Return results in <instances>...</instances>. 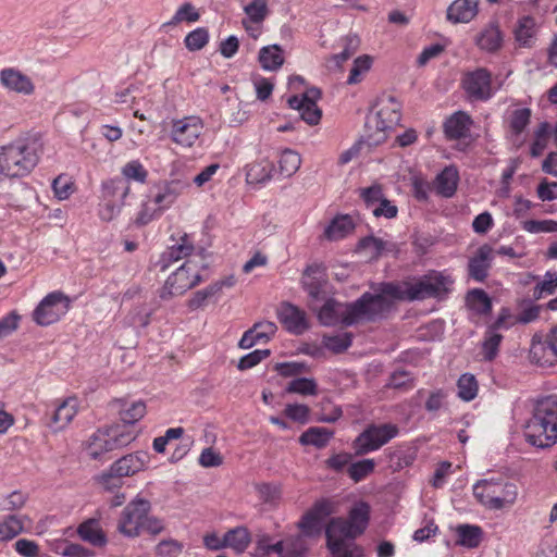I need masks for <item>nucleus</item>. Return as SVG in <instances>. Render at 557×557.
<instances>
[{
	"label": "nucleus",
	"mask_w": 557,
	"mask_h": 557,
	"mask_svg": "<svg viewBox=\"0 0 557 557\" xmlns=\"http://www.w3.org/2000/svg\"><path fill=\"white\" fill-rule=\"evenodd\" d=\"M459 182V173L456 166H445L435 177L433 188L437 195L450 198L456 194Z\"/></svg>",
	"instance_id": "obj_24"
},
{
	"label": "nucleus",
	"mask_w": 557,
	"mask_h": 557,
	"mask_svg": "<svg viewBox=\"0 0 557 557\" xmlns=\"http://www.w3.org/2000/svg\"><path fill=\"white\" fill-rule=\"evenodd\" d=\"M334 432L320 426H311L306 430L299 437L301 445H311L317 448L325 447L333 437Z\"/></svg>",
	"instance_id": "obj_37"
},
{
	"label": "nucleus",
	"mask_w": 557,
	"mask_h": 557,
	"mask_svg": "<svg viewBox=\"0 0 557 557\" xmlns=\"http://www.w3.org/2000/svg\"><path fill=\"white\" fill-rule=\"evenodd\" d=\"M503 341V335L494 332L493 329H487L482 343V355L484 360L492 361L498 354L499 345Z\"/></svg>",
	"instance_id": "obj_47"
},
{
	"label": "nucleus",
	"mask_w": 557,
	"mask_h": 557,
	"mask_svg": "<svg viewBox=\"0 0 557 557\" xmlns=\"http://www.w3.org/2000/svg\"><path fill=\"white\" fill-rule=\"evenodd\" d=\"M135 437L125 426L99 429L88 438L85 450L89 458L98 460L107 453L127 446Z\"/></svg>",
	"instance_id": "obj_5"
},
{
	"label": "nucleus",
	"mask_w": 557,
	"mask_h": 557,
	"mask_svg": "<svg viewBox=\"0 0 557 557\" xmlns=\"http://www.w3.org/2000/svg\"><path fill=\"white\" fill-rule=\"evenodd\" d=\"M467 306L478 314H487L492 311V300L487 293L481 288H473L467 293Z\"/></svg>",
	"instance_id": "obj_39"
},
{
	"label": "nucleus",
	"mask_w": 557,
	"mask_h": 557,
	"mask_svg": "<svg viewBox=\"0 0 557 557\" xmlns=\"http://www.w3.org/2000/svg\"><path fill=\"white\" fill-rule=\"evenodd\" d=\"M479 0H455L447 9V20L454 24L469 23L478 14Z\"/></svg>",
	"instance_id": "obj_26"
},
{
	"label": "nucleus",
	"mask_w": 557,
	"mask_h": 557,
	"mask_svg": "<svg viewBox=\"0 0 557 557\" xmlns=\"http://www.w3.org/2000/svg\"><path fill=\"white\" fill-rule=\"evenodd\" d=\"M386 284L381 283L375 294L366 292L357 300L348 302L346 326L360 321L375 322L386 318L393 307V298L383 290Z\"/></svg>",
	"instance_id": "obj_3"
},
{
	"label": "nucleus",
	"mask_w": 557,
	"mask_h": 557,
	"mask_svg": "<svg viewBox=\"0 0 557 557\" xmlns=\"http://www.w3.org/2000/svg\"><path fill=\"white\" fill-rule=\"evenodd\" d=\"M379 110L374 115L369 116L366 123L367 127H374L376 137L371 138L373 144H379L385 139V132L398 125L401 120V106L393 96L381 99L377 103Z\"/></svg>",
	"instance_id": "obj_8"
},
{
	"label": "nucleus",
	"mask_w": 557,
	"mask_h": 557,
	"mask_svg": "<svg viewBox=\"0 0 557 557\" xmlns=\"http://www.w3.org/2000/svg\"><path fill=\"white\" fill-rule=\"evenodd\" d=\"M495 251L488 244L480 246L468 261V277L483 283L490 273Z\"/></svg>",
	"instance_id": "obj_18"
},
{
	"label": "nucleus",
	"mask_w": 557,
	"mask_h": 557,
	"mask_svg": "<svg viewBox=\"0 0 557 557\" xmlns=\"http://www.w3.org/2000/svg\"><path fill=\"white\" fill-rule=\"evenodd\" d=\"M369 518L370 506L367 503L361 502L351 508L347 521L351 525L355 533L360 535L367 529Z\"/></svg>",
	"instance_id": "obj_42"
},
{
	"label": "nucleus",
	"mask_w": 557,
	"mask_h": 557,
	"mask_svg": "<svg viewBox=\"0 0 557 557\" xmlns=\"http://www.w3.org/2000/svg\"><path fill=\"white\" fill-rule=\"evenodd\" d=\"M374 469L375 461L373 459H362L351 462L347 468V474L355 483H359L373 473Z\"/></svg>",
	"instance_id": "obj_45"
},
{
	"label": "nucleus",
	"mask_w": 557,
	"mask_h": 557,
	"mask_svg": "<svg viewBox=\"0 0 557 557\" xmlns=\"http://www.w3.org/2000/svg\"><path fill=\"white\" fill-rule=\"evenodd\" d=\"M523 230L537 234V233H555L557 232V221L554 220H528L523 222Z\"/></svg>",
	"instance_id": "obj_60"
},
{
	"label": "nucleus",
	"mask_w": 557,
	"mask_h": 557,
	"mask_svg": "<svg viewBox=\"0 0 557 557\" xmlns=\"http://www.w3.org/2000/svg\"><path fill=\"white\" fill-rule=\"evenodd\" d=\"M0 81L5 88L15 92L30 95L34 91V84L30 78L14 69L2 70Z\"/></svg>",
	"instance_id": "obj_27"
},
{
	"label": "nucleus",
	"mask_w": 557,
	"mask_h": 557,
	"mask_svg": "<svg viewBox=\"0 0 557 557\" xmlns=\"http://www.w3.org/2000/svg\"><path fill=\"white\" fill-rule=\"evenodd\" d=\"M557 358V354L549 343V336L546 342H533L530 349V359L541 367H552Z\"/></svg>",
	"instance_id": "obj_35"
},
{
	"label": "nucleus",
	"mask_w": 557,
	"mask_h": 557,
	"mask_svg": "<svg viewBox=\"0 0 557 557\" xmlns=\"http://www.w3.org/2000/svg\"><path fill=\"white\" fill-rule=\"evenodd\" d=\"M2 154L3 168L0 171L2 175L11 178L28 175L39 160L35 144L27 139H17L3 146Z\"/></svg>",
	"instance_id": "obj_4"
},
{
	"label": "nucleus",
	"mask_w": 557,
	"mask_h": 557,
	"mask_svg": "<svg viewBox=\"0 0 557 557\" xmlns=\"http://www.w3.org/2000/svg\"><path fill=\"white\" fill-rule=\"evenodd\" d=\"M301 164L300 156L292 150L285 149L280 157L278 168L282 175L289 177L298 171Z\"/></svg>",
	"instance_id": "obj_48"
},
{
	"label": "nucleus",
	"mask_w": 557,
	"mask_h": 557,
	"mask_svg": "<svg viewBox=\"0 0 557 557\" xmlns=\"http://www.w3.org/2000/svg\"><path fill=\"white\" fill-rule=\"evenodd\" d=\"M201 281L202 277L199 274L198 263L194 259H189L168 277L161 289L160 297L162 299H169L174 296L183 295Z\"/></svg>",
	"instance_id": "obj_9"
},
{
	"label": "nucleus",
	"mask_w": 557,
	"mask_h": 557,
	"mask_svg": "<svg viewBox=\"0 0 557 557\" xmlns=\"http://www.w3.org/2000/svg\"><path fill=\"white\" fill-rule=\"evenodd\" d=\"M151 510L148 499L136 496L123 509L117 523L120 533L127 537H137L143 532V524Z\"/></svg>",
	"instance_id": "obj_10"
},
{
	"label": "nucleus",
	"mask_w": 557,
	"mask_h": 557,
	"mask_svg": "<svg viewBox=\"0 0 557 557\" xmlns=\"http://www.w3.org/2000/svg\"><path fill=\"white\" fill-rule=\"evenodd\" d=\"M306 536L300 534L289 535L285 537V557H304L308 550Z\"/></svg>",
	"instance_id": "obj_50"
},
{
	"label": "nucleus",
	"mask_w": 557,
	"mask_h": 557,
	"mask_svg": "<svg viewBox=\"0 0 557 557\" xmlns=\"http://www.w3.org/2000/svg\"><path fill=\"white\" fill-rule=\"evenodd\" d=\"M77 534L83 541L95 547H103L108 542L99 521L94 518L82 522L77 528Z\"/></svg>",
	"instance_id": "obj_31"
},
{
	"label": "nucleus",
	"mask_w": 557,
	"mask_h": 557,
	"mask_svg": "<svg viewBox=\"0 0 557 557\" xmlns=\"http://www.w3.org/2000/svg\"><path fill=\"white\" fill-rule=\"evenodd\" d=\"M325 536L327 547H339L354 545L352 543H347L346 540H352L358 535L355 533L347 520L343 518H333L325 528Z\"/></svg>",
	"instance_id": "obj_21"
},
{
	"label": "nucleus",
	"mask_w": 557,
	"mask_h": 557,
	"mask_svg": "<svg viewBox=\"0 0 557 557\" xmlns=\"http://www.w3.org/2000/svg\"><path fill=\"white\" fill-rule=\"evenodd\" d=\"M274 165L268 160L250 164L247 169L246 180L250 184H265L272 178Z\"/></svg>",
	"instance_id": "obj_41"
},
{
	"label": "nucleus",
	"mask_w": 557,
	"mask_h": 557,
	"mask_svg": "<svg viewBox=\"0 0 557 557\" xmlns=\"http://www.w3.org/2000/svg\"><path fill=\"white\" fill-rule=\"evenodd\" d=\"M476 46L487 52H495L503 45V34L496 24L484 27L475 38Z\"/></svg>",
	"instance_id": "obj_33"
},
{
	"label": "nucleus",
	"mask_w": 557,
	"mask_h": 557,
	"mask_svg": "<svg viewBox=\"0 0 557 557\" xmlns=\"http://www.w3.org/2000/svg\"><path fill=\"white\" fill-rule=\"evenodd\" d=\"M183 550V545L176 540L161 541L156 547L158 557H177Z\"/></svg>",
	"instance_id": "obj_64"
},
{
	"label": "nucleus",
	"mask_w": 557,
	"mask_h": 557,
	"mask_svg": "<svg viewBox=\"0 0 557 557\" xmlns=\"http://www.w3.org/2000/svg\"><path fill=\"white\" fill-rule=\"evenodd\" d=\"M200 15L196 11L195 7L186 2L183 5H181L175 14L173 15L172 20L168 23L169 25H176L178 23H182L184 21L186 22H197L199 20Z\"/></svg>",
	"instance_id": "obj_61"
},
{
	"label": "nucleus",
	"mask_w": 557,
	"mask_h": 557,
	"mask_svg": "<svg viewBox=\"0 0 557 557\" xmlns=\"http://www.w3.org/2000/svg\"><path fill=\"white\" fill-rule=\"evenodd\" d=\"M69 310V298L61 292L48 294L33 312L34 321L42 326L60 320Z\"/></svg>",
	"instance_id": "obj_12"
},
{
	"label": "nucleus",
	"mask_w": 557,
	"mask_h": 557,
	"mask_svg": "<svg viewBox=\"0 0 557 557\" xmlns=\"http://www.w3.org/2000/svg\"><path fill=\"white\" fill-rule=\"evenodd\" d=\"M458 397L465 401H471L478 394V382L470 373L462 374L457 382Z\"/></svg>",
	"instance_id": "obj_51"
},
{
	"label": "nucleus",
	"mask_w": 557,
	"mask_h": 557,
	"mask_svg": "<svg viewBox=\"0 0 557 557\" xmlns=\"http://www.w3.org/2000/svg\"><path fill=\"white\" fill-rule=\"evenodd\" d=\"M209 41V32L206 27H198L188 33L184 39L185 47L189 51L201 50Z\"/></svg>",
	"instance_id": "obj_53"
},
{
	"label": "nucleus",
	"mask_w": 557,
	"mask_h": 557,
	"mask_svg": "<svg viewBox=\"0 0 557 557\" xmlns=\"http://www.w3.org/2000/svg\"><path fill=\"white\" fill-rule=\"evenodd\" d=\"M258 59L261 67L267 71H275L284 62L283 51L277 45L261 48Z\"/></svg>",
	"instance_id": "obj_40"
},
{
	"label": "nucleus",
	"mask_w": 557,
	"mask_h": 557,
	"mask_svg": "<svg viewBox=\"0 0 557 557\" xmlns=\"http://www.w3.org/2000/svg\"><path fill=\"white\" fill-rule=\"evenodd\" d=\"M301 284L308 294L311 308H314V304L325 300L326 293L324 288L327 284L325 267L322 263L308 265L304 271Z\"/></svg>",
	"instance_id": "obj_14"
},
{
	"label": "nucleus",
	"mask_w": 557,
	"mask_h": 557,
	"mask_svg": "<svg viewBox=\"0 0 557 557\" xmlns=\"http://www.w3.org/2000/svg\"><path fill=\"white\" fill-rule=\"evenodd\" d=\"M78 400L75 397H69L62 400L53 410L50 426L54 431L64 429L77 413Z\"/></svg>",
	"instance_id": "obj_28"
},
{
	"label": "nucleus",
	"mask_w": 557,
	"mask_h": 557,
	"mask_svg": "<svg viewBox=\"0 0 557 557\" xmlns=\"http://www.w3.org/2000/svg\"><path fill=\"white\" fill-rule=\"evenodd\" d=\"M186 187L180 180L163 182L151 190V201L159 208V212L170 208Z\"/></svg>",
	"instance_id": "obj_19"
},
{
	"label": "nucleus",
	"mask_w": 557,
	"mask_h": 557,
	"mask_svg": "<svg viewBox=\"0 0 557 557\" xmlns=\"http://www.w3.org/2000/svg\"><path fill=\"white\" fill-rule=\"evenodd\" d=\"M24 529L22 517L10 515L0 521V541H9L18 535Z\"/></svg>",
	"instance_id": "obj_49"
},
{
	"label": "nucleus",
	"mask_w": 557,
	"mask_h": 557,
	"mask_svg": "<svg viewBox=\"0 0 557 557\" xmlns=\"http://www.w3.org/2000/svg\"><path fill=\"white\" fill-rule=\"evenodd\" d=\"M218 295V288L211 284L200 290L194 293L188 300L187 306L190 310H197L207 305L208 300Z\"/></svg>",
	"instance_id": "obj_59"
},
{
	"label": "nucleus",
	"mask_w": 557,
	"mask_h": 557,
	"mask_svg": "<svg viewBox=\"0 0 557 557\" xmlns=\"http://www.w3.org/2000/svg\"><path fill=\"white\" fill-rule=\"evenodd\" d=\"M148 461V455L144 451L126 455L115 461L111 468L120 475H133L144 469Z\"/></svg>",
	"instance_id": "obj_29"
},
{
	"label": "nucleus",
	"mask_w": 557,
	"mask_h": 557,
	"mask_svg": "<svg viewBox=\"0 0 557 557\" xmlns=\"http://www.w3.org/2000/svg\"><path fill=\"white\" fill-rule=\"evenodd\" d=\"M276 331L277 326L274 322H257L243 334L238 346L243 349H249L256 344L268 343Z\"/></svg>",
	"instance_id": "obj_22"
},
{
	"label": "nucleus",
	"mask_w": 557,
	"mask_h": 557,
	"mask_svg": "<svg viewBox=\"0 0 557 557\" xmlns=\"http://www.w3.org/2000/svg\"><path fill=\"white\" fill-rule=\"evenodd\" d=\"M473 121L465 111H457L443 123V132L448 140H460L470 137Z\"/></svg>",
	"instance_id": "obj_20"
},
{
	"label": "nucleus",
	"mask_w": 557,
	"mask_h": 557,
	"mask_svg": "<svg viewBox=\"0 0 557 557\" xmlns=\"http://www.w3.org/2000/svg\"><path fill=\"white\" fill-rule=\"evenodd\" d=\"M352 344V334L344 332L336 335L323 336V345L326 349L335 354H342L347 350Z\"/></svg>",
	"instance_id": "obj_46"
},
{
	"label": "nucleus",
	"mask_w": 557,
	"mask_h": 557,
	"mask_svg": "<svg viewBox=\"0 0 557 557\" xmlns=\"http://www.w3.org/2000/svg\"><path fill=\"white\" fill-rule=\"evenodd\" d=\"M122 175L124 181H136L138 183H145L148 176L147 170L138 160H132L122 168Z\"/></svg>",
	"instance_id": "obj_56"
},
{
	"label": "nucleus",
	"mask_w": 557,
	"mask_h": 557,
	"mask_svg": "<svg viewBox=\"0 0 557 557\" xmlns=\"http://www.w3.org/2000/svg\"><path fill=\"white\" fill-rule=\"evenodd\" d=\"M334 512V504L330 499L317 500L313 506L301 517L297 527L307 537L321 534L324 520Z\"/></svg>",
	"instance_id": "obj_13"
},
{
	"label": "nucleus",
	"mask_w": 557,
	"mask_h": 557,
	"mask_svg": "<svg viewBox=\"0 0 557 557\" xmlns=\"http://www.w3.org/2000/svg\"><path fill=\"white\" fill-rule=\"evenodd\" d=\"M372 65V59L364 54L358 57L352 64L349 76L347 78L348 84H357L361 81V76L367 73Z\"/></svg>",
	"instance_id": "obj_57"
},
{
	"label": "nucleus",
	"mask_w": 557,
	"mask_h": 557,
	"mask_svg": "<svg viewBox=\"0 0 557 557\" xmlns=\"http://www.w3.org/2000/svg\"><path fill=\"white\" fill-rule=\"evenodd\" d=\"M454 278L441 271H430L413 281L387 282L384 292L393 300L421 301L429 298L444 300L453 290Z\"/></svg>",
	"instance_id": "obj_1"
},
{
	"label": "nucleus",
	"mask_w": 557,
	"mask_h": 557,
	"mask_svg": "<svg viewBox=\"0 0 557 557\" xmlns=\"http://www.w3.org/2000/svg\"><path fill=\"white\" fill-rule=\"evenodd\" d=\"M276 315L285 330L292 334L301 335L309 329L306 312L288 301L277 307Z\"/></svg>",
	"instance_id": "obj_17"
},
{
	"label": "nucleus",
	"mask_w": 557,
	"mask_h": 557,
	"mask_svg": "<svg viewBox=\"0 0 557 557\" xmlns=\"http://www.w3.org/2000/svg\"><path fill=\"white\" fill-rule=\"evenodd\" d=\"M557 288V272H546L544 278L533 289V298L540 299L544 295H552Z\"/></svg>",
	"instance_id": "obj_55"
},
{
	"label": "nucleus",
	"mask_w": 557,
	"mask_h": 557,
	"mask_svg": "<svg viewBox=\"0 0 557 557\" xmlns=\"http://www.w3.org/2000/svg\"><path fill=\"white\" fill-rule=\"evenodd\" d=\"M117 404H120V418L125 424H134L146 414V404L141 400L131 404L117 400Z\"/></svg>",
	"instance_id": "obj_43"
},
{
	"label": "nucleus",
	"mask_w": 557,
	"mask_h": 557,
	"mask_svg": "<svg viewBox=\"0 0 557 557\" xmlns=\"http://www.w3.org/2000/svg\"><path fill=\"white\" fill-rule=\"evenodd\" d=\"M537 32L536 21L531 15L521 16L515 27V39L519 46L524 48L533 47Z\"/></svg>",
	"instance_id": "obj_30"
},
{
	"label": "nucleus",
	"mask_w": 557,
	"mask_h": 557,
	"mask_svg": "<svg viewBox=\"0 0 557 557\" xmlns=\"http://www.w3.org/2000/svg\"><path fill=\"white\" fill-rule=\"evenodd\" d=\"M203 123L198 116H185L172 122L171 139L183 147H191L199 138Z\"/></svg>",
	"instance_id": "obj_16"
},
{
	"label": "nucleus",
	"mask_w": 557,
	"mask_h": 557,
	"mask_svg": "<svg viewBox=\"0 0 557 557\" xmlns=\"http://www.w3.org/2000/svg\"><path fill=\"white\" fill-rule=\"evenodd\" d=\"M354 228L355 224L349 215H338L325 227L324 236L330 240H338L347 236Z\"/></svg>",
	"instance_id": "obj_36"
},
{
	"label": "nucleus",
	"mask_w": 557,
	"mask_h": 557,
	"mask_svg": "<svg viewBox=\"0 0 557 557\" xmlns=\"http://www.w3.org/2000/svg\"><path fill=\"white\" fill-rule=\"evenodd\" d=\"M250 533L245 527H236L224 534L225 547L234 549L236 553H243L250 544Z\"/></svg>",
	"instance_id": "obj_38"
},
{
	"label": "nucleus",
	"mask_w": 557,
	"mask_h": 557,
	"mask_svg": "<svg viewBox=\"0 0 557 557\" xmlns=\"http://www.w3.org/2000/svg\"><path fill=\"white\" fill-rule=\"evenodd\" d=\"M271 354L270 349H256L239 359L237 368L242 371L248 370L268 358Z\"/></svg>",
	"instance_id": "obj_62"
},
{
	"label": "nucleus",
	"mask_w": 557,
	"mask_h": 557,
	"mask_svg": "<svg viewBox=\"0 0 557 557\" xmlns=\"http://www.w3.org/2000/svg\"><path fill=\"white\" fill-rule=\"evenodd\" d=\"M457 532V544L475 548L480 545L482 540V529L479 525L472 524H460L456 529Z\"/></svg>",
	"instance_id": "obj_44"
},
{
	"label": "nucleus",
	"mask_w": 557,
	"mask_h": 557,
	"mask_svg": "<svg viewBox=\"0 0 557 557\" xmlns=\"http://www.w3.org/2000/svg\"><path fill=\"white\" fill-rule=\"evenodd\" d=\"M195 247L187 234L181 236L180 242L163 251L157 262L161 271H166L174 262L191 255Z\"/></svg>",
	"instance_id": "obj_23"
},
{
	"label": "nucleus",
	"mask_w": 557,
	"mask_h": 557,
	"mask_svg": "<svg viewBox=\"0 0 557 557\" xmlns=\"http://www.w3.org/2000/svg\"><path fill=\"white\" fill-rule=\"evenodd\" d=\"M461 87L471 102H486L495 94L492 73L485 67L466 72L461 78Z\"/></svg>",
	"instance_id": "obj_11"
},
{
	"label": "nucleus",
	"mask_w": 557,
	"mask_h": 557,
	"mask_svg": "<svg viewBox=\"0 0 557 557\" xmlns=\"http://www.w3.org/2000/svg\"><path fill=\"white\" fill-rule=\"evenodd\" d=\"M285 391L287 393L299 394L302 396H313L318 393V385L313 379L298 377L292 380Z\"/></svg>",
	"instance_id": "obj_52"
},
{
	"label": "nucleus",
	"mask_w": 557,
	"mask_h": 557,
	"mask_svg": "<svg viewBox=\"0 0 557 557\" xmlns=\"http://www.w3.org/2000/svg\"><path fill=\"white\" fill-rule=\"evenodd\" d=\"M531 120V110L529 108L516 109L509 121V126L515 135H520L529 125Z\"/></svg>",
	"instance_id": "obj_54"
},
{
	"label": "nucleus",
	"mask_w": 557,
	"mask_h": 557,
	"mask_svg": "<svg viewBox=\"0 0 557 557\" xmlns=\"http://www.w3.org/2000/svg\"><path fill=\"white\" fill-rule=\"evenodd\" d=\"M399 429L396 424H369L352 442L356 456H364L380 449L396 437Z\"/></svg>",
	"instance_id": "obj_7"
},
{
	"label": "nucleus",
	"mask_w": 557,
	"mask_h": 557,
	"mask_svg": "<svg viewBox=\"0 0 557 557\" xmlns=\"http://www.w3.org/2000/svg\"><path fill=\"white\" fill-rule=\"evenodd\" d=\"M525 441L537 448H549L557 442V396L540 399L524 428Z\"/></svg>",
	"instance_id": "obj_2"
},
{
	"label": "nucleus",
	"mask_w": 557,
	"mask_h": 557,
	"mask_svg": "<svg viewBox=\"0 0 557 557\" xmlns=\"http://www.w3.org/2000/svg\"><path fill=\"white\" fill-rule=\"evenodd\" d=\"M424 395H426L424 409L432 416H436L442 409L447 407L448 392L446 389L435 388L425 391L420 388L416 393L417 398H422Z\"/></svg>",
	"instance_id": "obj_34"
},
{
	"label": "nucleus",
	"mask_w": 557,
	"mask_h": 557,
	"mask_svg": "<svg viewBox=\"0 0 557 557\" xmlns=\"http://www.w3.org/2000/svg\"><path fill=\"white\" fill-rule=\"evenodd\" d=\"M323 301L324 304L318 313L320 322L327 326L337 323L346 325L345 318L348 314V302L341 304L332 298H325Z\"/></svg>",
	"instance_id": "obj_25"
},
{
	"label": "nucleus",
	"mask_w": 557,
	"mask_h": 557,
	"mask_svg": "<svg viewBox=\"0 0 557 557\" xmlns=\"http://www.w3.org/2000/svg\"><path fill=\"white\" fill-rule=\"evenodd\" d=\"M129 190L128 182L124 181V178L115 177L102 183L101 199L124 205Z\"/></svg>",
	"instance_id": "obj_32"
},
{
	"label": "nucleus",
	"mask_w": 557,
	"mask_h": 557,
	"mask_svg": "<svg viewBox=\"0 0 557 557\" xmlns=\"http://www.w3.org/2000/svg\"><path fill=\"white\" fill-rule=\"evenodd\" d=\"M360 40L356 35H348L345 38V47L344 50L335 55H333L332 61L335 63V66L339 67L343 62L347 61L351 58L359 48Z\"/></svg>",
	"instance_id": "obj_58"
},
{
	"label": "nucleus",
	"mask_w": 557,
	"mask_h": 557,
	"mask_svg": "<svg viewBox=\"0 0 557 557\" xmlns=\"http://www.w3.org/2000/svg\"><path fill=\"white\" fill-rule=\"evenodd\" d=\"M473 495L484 507L492 510L503 509L515 503L517 486L504 480H480L473 485Z\"/></svg>",
	"instance_id": "obj_6"
},
{
	"label": "nucleus",
	"mask_w": 557,
	"mask_h": 557,
	"mask_svg": "<svg viewBox=\"0 0 557 557\" xmlns=\"http://www.w3.org/2000/svg\"><path fill=\"white\" fill-rule=\"evenodd\" d=\"M321 97V90L312 87L307 89L301 97L292 96L288 99V106L300 112L301 119L309 125H317L322 116L321 110L317 106V101Z\"/></svg>",
	"instance_id": "obj_15"
},
{
	"label": "nucleus",
	"mask_w": 557,
	"mask_h": 557,
	"mask_svg": "<svg viewBox=\"0 0 557 557\" xmlns=\"http://www.w3.org/2000/svg\"><path fill=\"white\" fill-rule=\"evenodd\" d=\"M58 554L65 557H91L94 552L81 544L63 542L57 550Z\"/></svg>",
	"instance_id": "obj_63"
}]
</instances>
